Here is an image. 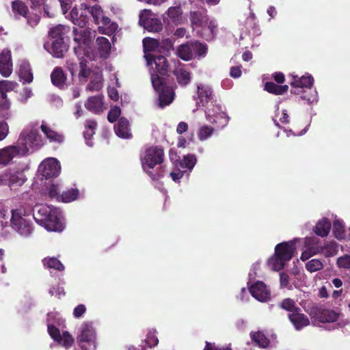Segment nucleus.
Instances as JSON below:
<instances>
[{"mask_svg": "<svg viewBox=\"0 0 350 350\" xmlns=\"http://www.w3.org/2000/svg\"><path fill=\"white\" fill-rule=\"evenodd\" d=\"M40 138L36 129L23 130L15 144L0 149V168L9 165L15 157L26 156L30 148L39 145Z\"/></svg>", "mask_w": 350, "mask_h": 350, "instance_id": "f257e3e1", "label": "nucleus"}, {"mask_svg": "<svg viewBox=\"0 0 350 350\" xmlns=\"http://www.w3.org/2000/svg\"><path fill=\"white\" fill-rule=\"evenodd\" d=\"M33 217L38 224L49 231L61 232L64 229L61 213L57 208L42 206L34 214Z\"/></svg>", "mask_w": 350, "mask_h": 350, "instance_id": "f03ea898", "label": "nucleus"}, {"mask_svg": "<svg viewBox=\"0 0 350 350\" xmlns=\"http://www.w3.org/2000/svg\"><path fill=\"white\" fill-rule=\"evenodd\" d=\"M297 241L295 239L275 245L274 254L268 260V264L273 270L278 271L283 269L286 263L293 258L296 251Z\"/></svg>", "mask_w": 350, "mask_h": 350, "instance_id": "7ed1b4c3", "label": "nucleus"}, {"mask_svg": "<svg viewBox=\"0 0 350 350\" xmlns=\"http://www.w3.org/2000/svg\"><path fill=\"white\" fill-rule=\"evenodd\" d=\"M189 18L193 29L200 27L202 29L198 31V34L206 40H211L215 36L216 26L214 23L209 20L207 10L202 8L196 11H191Z\"/></svg>", "mask_w": 350, "mask_h": 350, "instance_id": "20e7f679", "label": "nucleus"}, {"mask_svg": "<svg viewBox=\"0 0 350 350\" xmlns=\"http://www.w3.org/2000/svg\"><path fill=\"white\" fill-rule=\"evenodd\" d=\"M152 84L159 92V106L163 108L170 105L174 99L175 93L173 88L166 84V79L154 75L152 76Z\"/></svg>", "mask_w": 350, "mask_h": 350, "instance_id": "39448f33", "label": "nucleus"}, {"mask_svg": "<svg viewBox=\"0 0 350 350\" xmlns=\"http://www.w3.org/2000/svg\"><path fill=\"white\" fill-rule=\"evenodd\" d=\"M148 65H155V69L151 73V79L152 76L157 75L161 77H167L170 72V64L166 57L161 55H154L148 53L144 55Z\"/></svg>", "mask_w": 350, "mask_h": 350, "instance_id": "423d86ee", "label": "nucleus"}, {"mask_svg": "<svg viewBox=\"0 0 350 350\" xmlns=\"http://www.w3.org/2000/svg\"><path fill=\"white\" fill-rule=\"evenodd\" d=\"M164 161V150L160 146H151L146 149L145 155L142 159L144 170L146 167L153 169L157 165L161 164Z\"/></svg>", "mask_w": 350, "mask_h": 350, "instance_id": "0eeeda50", "label": "nucleus"}, {"mask_svg": "<svg viewBox=\"0 0 350 350\" xmlns=\"http://www.w3.org/2000/svg\"><path fill=\"white\" fill-rule=\"evenodd\" d=\"M206 118L211 124L215 125L218 129L226 126L229 121V117L221 110L219 105H213V107H207L205 111Z\"/></svg>", "mask_w": 350, "mask_h": 350, "instance_id": "6e6552de", "label": "nucleus"}, {"mask_svg": "<svg viewBox=\"0 0 350 350\" xmlns=\"http://www.w3.org/2000/svg\"><path fill=\"white\" fill-rule=\"evenodd\" d=\"M10 223L12 228L22 236H29L33 231L32 224L19 213L18 210H12Z\"/></svg>", "mask_w": 350, "mask_h": 350, "instance_id": "1a4fd4ad", "label": "nucleus"}, {"mask_svg": "<svg viewBox=\"0 0 350 350\" xmlns=\"http://www.w3.org/2000/svg\"><path fill=\"white\" fill-rule=\"evenodd\" d=\"M196 163V157L192 154H187L183 157V159L176 160L175 166L178 168V172H172L170 176L175 182L178 181L183 178L184 173L187 170L191 171Z\"/></svg>", "mask_w": 350, "mask_h": 350, "instance_id": "9d476101", "label": "nucleus"}, {"mask_svg": "<svg viewBox=\"0 0 350 350\" xmlns=\"http://www.w3.org/2000/svg\"><path fill=\"white\" fill-rule=\"evenodd\" d=\"M309 314L312 319L321 323L335 322L339 318V314L333 310L327 309L319 306L310 308Z\"/></svg>", "mask_w": 350, "mask_h": 350, "instance_id": "9b49d317", "label": "nucleus"}, {"mask_svg": "<svg viewBox=\"0 0 350 350\" xmlns=\"http://www.w3.org/2000/svg\"><path fill=\"white\" fill-rule=\"evenodd\" d=\"M61 170V167L57 159L49 158L44 160L38 167V172L42 178L49 179L57 177Z\"/></svg>", "mask_w": 350, "mask_h": 350, "instance_id": "f8f14e48", "label": "nucleus"}, {"mask_svg": "<svg viewBox=\"0 0 350 350\" xmlns=\"http://www.w3.org/2000/svg\"><path fill=\"white\" fill-rule=\"evenodd\" d=\"M139 23L150 32H159L163 29V24L159 18L152 17L150 10H144L140 15Z\"/></svg>", "mask_w": 350, "mask_h": 350, "instance_id": "ddd939ff", "label": "nucleus"}, {"mask_svg": "<svg viewBox=\"0 0 350 350\" xmlns=\"http://www.w3.org/2000/svg\"><path fill=\"white\" fill-rule=\"evenodd\" d=\"M304 245L306 250L301 253L300 258L305 261L312 256L321 254L323 243L319 239L311 237L305 239Z\"/></svg>", "mask_w": 350, "mask_h": 350, "instance_id": "4468645a", "label": "nucleus"}, {"mask_svg": "<svg viewBox=\"0 0 350 350\" xmlns=\"http://www.w3.org/2000/svg\"><path fill=\"white\" fill-rule=\"evenodd\" d=\"M73 39L75 42H77L79 46L78 47H75L74 51L76 55H78V49L80 48L81 44H83L85 46H89L92 42V39L95 36V31H92L90 28H87L85 29L78 30L76 27L73 28Z\"/></svg>", "mask_w": 350, "mask_h": 350, "instance_id": "2eb2a0df", "label": "nucleus"}, {"mask_svg": "<svg viewBox=\"0 0 350 350\" xmlns=\"http://www.w3.org/2000/svg\"><path fill=\"white\" fill-rule=\"evenodd\" d=\"M96 338V333L93 327L92 323L85 322L81 327V332L80 336L77 338V341L79 343L81 349L87 350L86 348L82 345L83 342H92L94 344Z\"/></svg>", "mask_w": 350, "mask_h": 350, "instance_id": "dca6fc26", "label": "nucleus"}, {"mask_svg": "<svg viewBox=\"0 0 350 350\" xmlns=\"http://www.w3.org/2000/svg\"><path fill=\"white\" fill-rule=\"evenodd\" d=\"M314 82V79L311 75L302 76L299 77L297 75H293V80L291 82L292 89L291 90V94H299L302 91L299 89L310 88Z\"/></svg>", "mask_w": 350, "mask_h": 350, "instance_id": "f3484780", "label": "nucleus"}, {"mask_svg": "<svg viewBox=\"0 0 350 350\" xmlns=\"http://www.w3.org/2000/svg\"><path fill=\"white\" fill-rule=\"evenodd\" d=\"M288 319L297 331L301 330L303 328L308 326L310 323L308 317L301 312L300 308L296 309L293 313H289L288 314Z\"/></svg>", "mask_w": 350, "mask_h": 350, "instance_id": "a211bd4d", "label": "nucleus"}, {"mask_svg": "<svg viewBox=\"0 0 350 350\" xmlns=\"http://www.w3.org/2000/svg\"><path fill=\"white\" fill-rule=\"evenodd\" d=\"M12 70L11 51L8 49H4L0 53V74L4 77H8Z\"/></svg>", "mask_w": 350, "mask_h": 350, "instance_id": "6ab92c4d", "label": "nucleus"}, {"mask_svg": "<svg viewBox=\"0 0 350 350\" xmlns=\"http://www.w3.org/2000/svg\"><path fill=\"white\" fill-rule=\"evenodd\" d=\"M51 46V49L49 51L51 54L56 58H62L64 56L66 52L68 51L69 46L64 41V39L54 40L51 44L46 43L44 46L46 50L49 46Z\"/></svg>", "mask_w": 350, "mask_h": 350, "instance_id": "aec40b11", "label": "nucleus"}, {"mask_svg": "<svg viewBox=\"0 0 350 350\" xmlns=\"http://www.w3.org/2000/svg\"><path fill=\"white\" fill-rule=\"evenodd\" d=\"M249 290L251 295L260 301H267L270 297V293L262 282H256L250 287Z\"/></svg>", "mask_w": 350, "mask_h": 350, "instance_id": "412c9836", "label": "nucleus"}, {"mask_svg": "<svg viewBox=\"0 0 350 350\" xmlns=\"http://www.w3.org/2000/svg\"><path fill=\"white\" fill-rule=\"evenodd\" d=\"M116 134L124 139H130L132 137V133L130 129V122L124 117H121L117 124L114 126Z\"/></svg>", "mask_w": 350, "mask_h": 350, "instance_id": "4be33fe9", "label": "nucleus"}, {"mask_svg": "<svg viewBox=\"0 0 350 350\" xmlns=\"http://www.w3.org/2000/svg\"><path fill=\"white\" fill-rule=\"evenodd\" d=\"M198 96L200 100L198 105L201 104L202 106H205L209 101H211V104L208 107H213V105H214L213 104L214 94L211 88L208 85H198Z\"/></svg>", "mask_w": 350, "mask_h": 350, "instance_id": "5701e85b", "label": "nucleus"}, {"mask_svg": "<svg viewBox=\"0 0 350 350\" xmlns=\"http://www.w3.org/2000/svg\"><path fill=\"white\" fill-rule=\"evenodd\" d=\"M51 79L53 85L64 89L66 85L67 77L61 67H55L51 74Z\"/></svg>", "mask_w": 350, "mask_h": 350, "instance_id": "b1692460", "label": "nucleus"}, {"mask_svg": "<svg viewBox=\"0 0 350 350\" xmlns=\"http://www.w3.org/2000/svg\"><path fill=\"white\" fill-rule=\"evenodd\" d=\"M103 96H94L88 98L85 103V108L94 113H99L103 111Z\"/></svg>", "mask_w": 350, "mask_h": 350, "instance_id": "393cba45", "label": "nucleus"}, {"mask_svg": "<svg viewBox=\"0 0 350 350\" xmlns=\"http://www.w3.org/2000/svg\"><path fill=\"white\" fill-rule=\"evenodd\" d=\"M40 129L50 142L60 144L64 142V135L62 133L54 131L47 125L42 124Z\"/></svg>", "mask_w": 350, "mask_h": 350, "instance_id": "a878e982", "label": "nucleus"}, {"mask_svg": "<svg viewBox=\"0 0 350 350\" xmlns=\"http://www.w3.org/2000/svg\"><path fill=\"white\" fill-rule=\"evenodd\" d=\"M18 75L23 83H30L33 81V75L31 65L29 62H23L21 64Z\"/></svg>", "mask_w": 350, "mask_h": 350, "instance_id": "bb28decb", "label": "nucleus"}, {"mask_svg": "<svg viewBox=\"0 0 350 350\" xmlns=\"http://www.w3.org/2000/svg\"><path fill=\"white\" fill-rule=\"evenodd\" d=\"M11 102L8 98L7 93L0 95V118L8 120L12 116Z\"/></svg>", "mask_w": 350, "mask_h": 350, "instance_id": "cd10ccee", "label": "nucleus"}, {"mask_svg": "<svg viewBox=\"0 0 350 350\" xmlns=\"http://www.w3.org/2000/svg\"><path fill=\"white\" fill-rule=\"evenodd\" d=\"M331 223L327 218L319 220L314 228V233L321 237H327L331 229Z\"/></svg>", "mask_w": 350, "mask_h": 350, "instance_id": "c85d7f7f", "label": "nucleus"}, {"mask_svg": "<svg viewBox=\"0 0 350 350\" xmlns=\"http://www.w3.org/2000/svg\"><path fill=\"white\" fill-rule=\"evenodd\" d=\"M191 41L178 46L176 50V55L184 61H189L193 59Z\"/></svg>", "mask_w": 350, "mask_h": 350, "instance_id": "c756f323", "label": "nucleus"}, {"mask_svg": "<svg viewBox=\"0 0 350 350\" xmlns=\"http://www.w3.org/2000/svg\"><path fill=\"white\" fill-rule=\"evenodd\" d=\"M250 336L252 342L261 348H267L270 345L269 339L262 332H251Z\"/></svg>", "mask_w": 350, "mask_h": 350, "instance_id": "7c9ffc66", "label": "nucleus"}, {"mask_svg": "<svg viewBox=\"0 0 350 350\" xmlns=\"http://www.w3.org/2000/svg\"><path fill=\"white\" fill-rule=\"evenodd\" d=\"M265 90L274 95H283L288 90L287 85H278L272 81L266 82L265 84Z\"/></svg>", "mask_w": 350, "mask_h": 350, "instance_id": "2f4dec72", "label": "nucleus"}, {"mask_svg": "<svg viewBox=\"0 0 350 350\" xmlns=\"http://www.w3.org/2000/svg\"><path fill=\"white\" fill-rule=\"evenodd\" d=\"M98 50L101 57H107L111 51V43L105 37H98L96 39Z\"/></svg>", "mask_w": 350, "mask_h": 350, "instance_id": "473e14b6", "label": "nucleus"}, {"mask_svg": "<svg viewBox=\"0 0 350 350\" xmlns=\"http://www.w3.org/2000/svg\"><path fill=\"white\" fill-rule=\"evenodd\" d=\"M174 75L180 86H186L191 82V74L189 71L183 68H176L174 70Z\"/></svg>", "mask_w": 350, "mask_h": 350, "instance_id": "72a5a7b5", "label": "nucleus"}, {"mask_svg": "<svg viewBox=\"0 0 350 350\" xmlns=\"http://www.w3.org/2000/svg\"><path fill=\"white\" fill-rule=\"evenodd\" d=\"M193 58L204 57L206 55L208 46L206 44L199 41H191Z\"/></svg>", "mask_w": 350, "mask_h": 350, "instance_id": "f704fd0d", "label": "nucleus"}, {"mask_svg": "<svg viewBox=\"0 0 350 350\" xmlns=\"http://www.w3.org/2000/svg\"><path fill=\"white\" fill-rule=\"evenodd\" d=\"M69 31V27L62 25H58L50 29L49 36L53 40L58 39H64V35Z\"/></svg>", "mask_w": 350, "mask_h": 350, "instance_id": "c9c22d12", "label": "nucleus"}, {"mask_svg": "<svg viewBox=\"0 0 350 350\" xmlns=\"http://www.w3.org/2000/svg\"><path fill=\"white\" fill-rule=\"evenodd\" d=\"M167 13L169 18L175 25H178L182 23L183 12L180 5L169 8Z\"/></svg>", "mask_w": 350, "mask_h": 350, "instance_id": "e433bc0d", "label": "nucleus"}, {"mask_svg": "<svg viewBox=\"0 0 350 350\" xmlns=\"http://www.w3.org/2000/svg\"><path fill=\"white\" fill-rule=\"evenodd\" d=\"M42 264L45 268L53 269L59 271L64 270V265L55 257H46L42 260Z\"/></svg>", "mask_w": 350, "mask_h": 350, "instance_id": "4c0bfd02", "label": "nucleus"}, {"mask_svg": "<svg viewBox=\"0 0 350 350\" xmlns=\"http://www.w3.org/2000/svg\"><path fill=\"white\" fill-rule=\"evenodd\" d=\"M338 252V245L336 242L330 241L322 245V252L325 257L329 258L336 256Z\"/></svg>", "mask_w": 350, "mask_h": 350, "instance_id": "58836bf2", "label": "nucleus"}, {"mask_svg": "<svg viewBox=\"0 0 350 350\" xmlns=\"http://www.w3.org/2000/svg\"><path fill=\"white\" fill-rule=\"evenodd\" d=\"M12 10L14 13L24 17H26L29 13L28 7L21 0H15L12 2Z\"/></svg>", "mask_w": 350, "mask_h": 350, "instance_id": "ea45409f", "label": "nucleus"}, {"mask_svg": "<svg viewBox=\"0 0 350 350\" xmlns=\"http://www.w3.org/2000/svg\"><path fill=\"white\" fill-rule=\"evenodd\" d=\"M8 186L13 187L14 186H21L25 183V178L22 172H16L14 173L8 174Z\"/></svg>", "mask_w": 350, "mask_h": 350, "instance_id": "a19ab883", "label": "nucleus"}, {"mask_svg": "<svg viewBox=\"0 0 350 350\" xmlns=\"http://www.w3.org/2000/svg\"><path fill=\"white\" fill-rule=\"evenodd\" d=\"M79 196V190L77 189H70L63 191L61 194L60 202H70L75 200Z\"/></svg>", "mask_w": 350, "mask_h": 350, "instance_id": "79ce46f5", "label": "nucleus"}, {"mask_svg": "<svg viewBox=\"0 0 350 350\" xmlns=\"http://www.w3.org/2000/svg\"><path fill=\"white\" fill-rule=\"evenodd\" d=\"M279 307L282 309L289 312L290 313H293V311H295L296 309H299V308L296 306L295 301L291 298H286L283 299L279 304Z\"/></svg>", "mask_w": 350, "mask_h": 350, "instance_id": "37998d69", "label": "nucleus"}, {"mask_svg": "<svg viewBox=\"0 0 350 350\" xmlns=\"http://www.w3.org/2000/svg\"><path fill=\"white\" fill-rule=\"evenodd\" d=\"M345 227L342 221L336 219L333 224V233L334 237L338 239H342L345 237Z\"/></svg>", "mask_w": 350, "mask_h": 350, "instance_id": "c03bdc74", "label": "nucleus"}, {"mask_svg": "<svg viewBox=\"0 0 350 350\" xmlns=\"http://www.w3.org/2000/svg\"><path fill=\"white\" fill-rule=\"evenodd\" d=\"M143 45L144 51H152L156 50L160 45V42L158 40L151 38H145L143 40Z\"/></svg>", "mask_w": 350, "mask_h": 350, "instance_id": "a18cd8bd", "label": "nucleus"}, {"mask_svg": "<svg viewBox=\"0 0 350 350\" xmlns=\"http://www.w3.org/2000/svg\"><path fill=\"white\" fill-rule=\"evenodd\" d=\"M103 88V80L100 76L92 79L86 87V90L90 92L99 91Z\"/></svg>", "mask_w": 350, "mask_h": 350, "instance_id": "49530a36", "label": "nucleus"}, {"mask_svg": "<svg viewBox=\"0 0 350 350\" xmlns=\"http://www.w3.org/2000/svg\"><path fill=\"white\" fill-rule=\"evenodd\" d=\"M17 83L8 80H0V95L14 90Z\"/></svg>", "mask_w": 350, "mask_h": 350, "instance_id": "de8ad7c7", "label": "nucleus"}, {"mask_svg": "<svg viewBox=\"0 0 350 350\" xmlns=\"http://www.w3.org/2000/svg\"><path fill=\"white\" fill-rule=\"evenodd\" d=\"M323 267V262L319 259H312L309 260L306 265V268L310 272H315L322 269Z\"/></svg>", "mask_w": 350, "mask_h": 350, "instance_id": "09e8293b", "label": "nucleus"}, {"mask_svg": "<svg viewBox=\"0 0 350 350\" xmlns=\"http://www.w3.org/2000/svg\"><path fill=\"white\" fill-rule=\"evenodd\" d=\"M59 344H61L63 347H64L66 349H68L74 343V338L73 337L69 334L68 332L65 331L63 332L62 335L61 336V340L59 342H57Z\"/></svg>", "mask_w": 350, "mask_h": 350, "instance_id": "8fccbe9b", "label": "nucleus"}, {"mask_svg": "<svg viewBox=\"0 0 350 350\" xmlns=\"http://www.w3.org/2000/svg\"><path fill=\"white\" fill-rule=\"evenodd\" d=\"M214 129L211 126L208 125H204L202 126L198 132V138L201 140H206L213 133Z\"/></svg>", "mask_w": 350, "mask_h": 350, "instance_id": "3c124183", "label": "nucleus"}, {"mask_svg": "<svg viewBox=\"0 0 350 350\" xmlns=\"http://www.w3.org/2000/svg\"><path fill=\"white\" fill-rule=\"evenodd\" d=\"M61 194L57 185L52 184L48 188V196L51 199H55L57 201L60 202Z\"/></svg>", "mask_w": 350, "mask_h": 350, "instance_id": "603ef678", "label": "nucleus"}, {"mask_svg": "<svg viewBox=\"0 0 350 350\" xmlns=\"http://www.w3.org/2000/svg\"><path fill=\"white\" fill-rule=\"evenodd\" d=\"M121 113V109L119 107H114L111 109L107 114V120L109 122H115L119 118Z\"/></svg>", "mask_w": 350, "mask_h": 350, "instance_id": "864d4df0", "label": "nucleus"}, {"mask_svg": "<svg viewBox=\"0 0 350 350\" xmlns=\"http://www.w3.org/2000/svg\"><path fill=\"white\" fill-rule=\"evenodd\" d=\"M48 332L50 336L55 341L59 342L61 340V334L59 329L53 325H48Z\"/></svg>", "mask_w": 350, "mask_h": 350, "instance_id": "5fc2aeb1", "label": "nucleus"}, {"mask_svg": "<svg viewBox=\"0 0 350 350\" xmlns=\"http://www.w3.org/2000/svg\"><path fill=\"white\" fill-rule=\"evenodd\" d=\"M336 264L339 268L350 269V255L345 254L339 257Z\"/></svg>", "mask_w": 350, "mask_h": 350, "instance_id": "6e6d98bb", "label": "nucleus"}, {"mask_svg": "<svg viewBox=\"0 0 350 350\" xmlns=\"http://www.w3.org/2000/svg\"><path fill=\"white\" fill-rule=\"evenodd\" d=\"M80 71L79 73V77L87 79L91 73V70L87 66L86 60H83L79 62Z\"/></svg>", "mask_w": 350, "mask_h": 350, "instance_id": "4d7b16f0", "label": "nucleus"}, {"mask_svg": "<svg viewBox=\"0 0 350 350\" xmlns=\"http://www.w3.org/2000/svg\"><path fill=\"white\" fill-rule=\"evenodd\" d=\"M49 294L51 296H57L59 299L61 298L62 295H65L64 289L63 287L59 286V285L53 286L49 289Z\"/></svg>", "mask_w": 350, "mask_h": 350, "instance_id": "13d9d810", "label": "nucleus"}, {"mask_svg": "<svg viewBox=\"0 0 350 350\" xmlns=\"http://www.w3.org/2000/svg\"><path fill=\"white\" fill-rule=\"evenodd\" d=\"M25 18H27V24L31 27H36L40 20V18L38 14H27Z\"/></svg>", "mask_w": 350, "mask_h": 350, "instance_id": "bf43d9fd", "label": "nucleus"}, {"mask_svg": "<svg viewBox=\"0 0 350 350\" xmlns=\"http://www.w3.org/2000/svg\"><path fill=\"white\" fill-rule=\"evenodd\" d=\"M88 23V17L87 15L83 14V12H81L80 15L73 23L80 27H83Z\"/></svg>", "mask_w": 350, "mask_h": 350, "instance_id": "052dcab7", "label": "nucleus"}, {"mask_svg": "<svg viewBox=\"0 0 350 350\" xmlns=\"http://www.w3.org/2000/svg\"><path fill=\"white\" fill-rule=\"evenodd\" d=\"M9 133V126L5 121L0 122V141L6 137Z\"/></svg>", "mask_w": 350, "mask_h": 350, "instance_id": "680f3d73", "label": "nucleus"}, {"mask_svg": "<svg viewBox=\"0 0 350 350\" xmlns=\"http://www.w3.org/2000/svg\"><path fill=\"white\" fill-rule=\"evenodd\" d=\"M160 44L164 51H166L167 52H169L174 49V42L170 38L162 40Z\"/></svg>", "mask_w": 350, "mask_h": 350, "instance_id": "e2e57ef3", "label": "nucleus"}, {"mask_svg": "<svg viewBox=\"0 0 350 350\" xmlns=\"http://www.w3.org/2000/svg\"><path fill=\"white\" fill-rule=\"evenodd\" d=\"M86 308L83 304H79L75 308L73 315L75 318H80L85 312Z\"/></svg>", "mask_w": 350, "mask_h": 350, "instance_id": "0e129e2a", "label": "nucleus"}, {"mask_svg": "<svg viewBox=\"0 0 350 350\" xmlns=\"http://www.w3.org/2000/svg\"><path fill=\"white\" fill-rule=\"evenodd\" d=\"M241 66H232L230 68V75L232 78H239L241 76L242 71H241Z\"/></svg>", "mask_w": 350, "mask_h": 350, "instance_id": "69168bd1", "label": "nucleus"}, {"mask_svg": "<svg viewBox=\"0 0 350 350\" xmlns=\"http://www.w3.org/2000/svg\"><path fill=\"white\" fill-rule=\"evenodd\" d=\"M146 345L149 347H153L156 346L158 344L159 340L154 335L149 334V335L147 336V338L146 339Z\"/></svg>", "mask_w": 350, "mask_h": 350, "instance_id": "338daca9", "label": "nucleus"}, {"mask_svg": "<svg viewBox=\"0 0 350 350\" xmlns=\"http://www.w3.org/2000/svg\"><path fill=\"white\" fill-rule=\"evenodd\" d=\"M66 68L73 76L77 70V64L72 60H68L66 61Z\"/></svg>", "mask_w": 350, "mask_h": 350, "instance_id": "774afa93", "label": "nucleus"}]
</instances>
